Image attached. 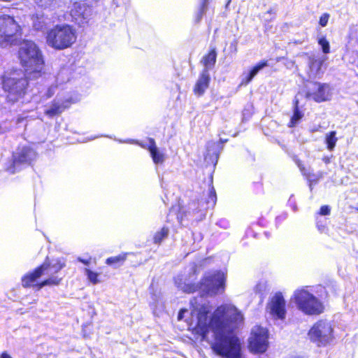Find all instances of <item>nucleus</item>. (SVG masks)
Segmentation results:
<instances>
[{"label":"nucleus","mask_w":358,"mask_h":358,"mask_svg":"<svg viewBox=\"0 0 358 358\" xmlns=\"http://www.w3.org/2000/svg\"><path fill=\"white\" fill-rule=\"evenodd\" d=\"M266 66V62H261L256 65L248 73H244L243 75L241 85L248 84L252 80V78L258 73V72Z\"/></svg>","instance_id":"obj_19"},{"label":"nucleus","mask_w":358,"mask_h":358,"mask_svg":"<svg viewBox=\"0 0 358 358\" xmlns=\"http://www.w3.org/2000/svg\"><path fill=\"white\" fill-rule=\"evenodd\" d=\"M208 0H202L201 6V13H203V10L207 6Z\"/></svg>","instance_id":"obj_32"},{"label":"nucleus","mask_w":358,"mask_h":358,"mask_svg":"<svg viewBox=\"0 0 358 358\" xmlns=\"http://www.w3.org/2000/svg\"><path fill=\"white\" fill-rule=\"evenodd\" d=\"M0 358H11V357L6 352H2L0 355Z\"/></svg>","instance_id":"obj_33"},{"label":"nucleus","mask_w":358,"mask_h":358,"mask_svg":"<svg viewBox=\"0 0 358 358\" xmlns=\"http://www.w3.org/2000/svg\"><path fill=\"white\" fill-rule=\"evenodd\" d=\"M217 53L215 50H211L206 56L203 59V63L205 69L203 71H208L211 69L216 62Z\"/></svg>","instance_id":"obj_21"},{"label":"nucleus","mask_w":358,"mask_h":358,"mask_svg":"<svg viewBox=\"0 0 358 358\" xmlns=\"http://www.w3.org/2000/svg\"><path fill=\"white\" fill-rule=\"evenodd\" d=\"M177 287L184 292L191 293L196 289L208 295H215L224 289L225 276L223 272L216 271L213 273H208L205 275L199 286L190 284L185 280L177 278L175 280Z\"/></svg>","instance_id":"obj_3"},{"label":"nucleus","mask_w":358,"mask_h":358,"mask_svg":"<svg viewBox=\"0 0 358 358\" xmlns=\"http://www.w3.org/2000/svg\"><path fill=\"white\" fill-rule=\"evenodd\" d=\"M53 94H54L53 87H51L48 90V96H51Z\"/></svg>","instance_id":"obj_34"},{"label":"nucleus","mask_w":358,"mask_h":358,"mask_svg":"<svg viewBox=\"0 0 358 358\" xmlns=\"http://www.w3.org/2000/svg\"><path fill=\"white\" fill-rule=\"evenodd\" d=\"M268 330L261 325H255L248 340V348L253 354L264 353L269 345Z\"/></svg>","instance_id":"obj_9"},{"label":"nucleus","mask_w":358,"mask_h":358,"mask_svg":"<svg viewBox=\"0 0 358 358\" xmlns=\"http://www.w3.org/2000/svg\"><path fill=\"white\" fill-rule=\"evenodd\" d=\"M308 336L317 346H326L334 338L332 324L326 320H319L308 331Z\"/></svg>","instance_id":"obj_8"},{"label":"nucleus","mask_w":358,"mask_h":358,"mask_svg":"<svg viewBox=\"0 0 358 358\" xmlns=\"http://www.w3.org/2000/svg\"><path fill=\"white\" fill-rule=\"evenodd\" d=\"M277 316V319L283 320L285 318V315H275Z\"/></svg>","instance_id":"obj_35"},{"label":"nucleus","mask_w":358,"mask_h":358,"mask_svg":"<svg viewBox=\"0 0 358 358\" xmlns=\"http://www.w3.org/2000/svg\"><path fill=\"white\" fill-rule=\"evenodd\" d=\"M64 264L60 261H57L55 264H49L45 262L39 268H36L33 273L27 274L22 279V286L24 287L34 285V283L41 277H48L46 280L41 283L36 284L38 289H41L44 286L57 285L61 281V278L55 276V274L59 271Z\"/></svg>","instance_id":"obj_4"},{"label":"nucleus","mask_w":358,"mask_h":358,"mask_svg":"<svg viewBox=\"0 0 358 358\" xmlns=\"http://www.w3.org/2000/svg\"><path fill=\"white\" fill-rule=\"evenodd\" d=\"M69 8L72 21L80 26L88 23L92 15V7L83 1L72 3Z\"/></svg>","instance_id":"obj_11"},{"label":"nucleus","mask_w":358,"mask_h":358,"mask_svg":"<svg viewBox=\"0 0 358 358\" xmlns=\"http://www.w3.org/2000/svg\"><path fill=\"white\" fill-rule=\"evenodd\" d=\"M330 213V208L328 206H323L320 208V213L322 215H329Z\"/></svg>","instance_id":"obj_31"},{"label":"nucleus","mask_w":358,"mask_h":358,"mask_svg":"<svg viewBox=\"0 0 358 358\" xmlns=\"http://www.w3.org/2000/svg\"><path fill=\"white\" fill-rule=\"evenodd\" d=\"M76 40V31L71 25L60 24L54 27L47 34L46 41L49 46L56 50L71 47Z\"/></svg>","instance_id":"obj_5"},{"label":"nucleus","mask_w":358,"mask_h":358,"mask_svg":"<svg viewBox=\"0 0 358 358\" xmlns=\"http://www.w3.org/2000/svg\"><path fill=\"white\" fill-rule=\"evenodd\" d=\"M300 94H297L295 97L294 100V115L290 121V127H294L297 122L302 118L303 114L299 111V96Z\"/></svg>","instance_id":"obj_22"},{"label":"nucleus","mask_w":358,"mask_h":358,"mask_svg":"<svg viewBox=\"0 0 358 358\" xmlns=\"http://www.w3.org/2000/svg\"><path fill=\"white\" fill-rule=\"evenodd\" d=\"M191 313H210L211 309L208 303L203 296L195 297L190 301Z\"/></svg>","instance_id":"obj_15"},{"label":"nucleus","mask_w":358,"mask_h":358,"mask_svg":"<svg viewBox=\"0 0 358 358\" xmlns=\"http://www.w3.org/2000/svg\"><path fill=\"white\" fill-rule=\"evenodd\" d=\"M243 315H196L195 326L189 324L188 329L196 339L209 342L213 353L221 358H241V344L238 337L233 334L236 328V317Z\"/></svg>","instance_id":"obj_1"},{"label":"nucleus","mask_w":358,"mask_h":358,"mask_svg":"<svg viewBox=\"0 0 358 358\" xmlns=\"http://www.w3.org/2000/svg\"><path fill=\"white\" fill-rule=\"evenodd\" d=\"M266 311L268 313H286V301L281 292H276L269 298Z\"/></svg>","instance_id":"obj_14"},{"label":"nucleus","mask_w":358,"mask_h":358,"mask_svg":"<svg viewBox=\"0 0 358 358\" xmlns=\"http://www.w3.org/2000/svg\"><path fill=\"white\" fill-rule=\"evenodd\" d=\"M20 32V27L13 17L0 16V45H6L15 40Z\"/></svg>","instance_id":"obj_10"},{"label":"nucleus","mask_w":358,"mask_h":358,"mask_svg":"<svg viewBox=\"0 0 358 358\" xmlns=\"http://www.w3.org/2000/svg\"><path fill=\"white\" fill-rule=\"evenodd\" d=\"M209 82L210 75L208 72H207V71H203L194 85V94L198 96L202 95L208 87Z\"/></svg>","instance_id":"obj_17"},{"label":"nucleus","mask_w":358,"mask_h":358,"mask_svg":"<svg viewBox=\"0 0 358 358\" xmlns=\"http://www.w3.org/2000/svg\"><path fill=\"white\" fill-rule=\"evenodd\" d=\"M291 299L303 313H322L324 310L323 304L305 288L295 290Z\"/></svg>","instance_id":"obj_7"},{"label":"nucleus","mask_w":358,"mask_h":358,"mask_svg":"<svg viewBox=\"0 0 358 358\" xmlns=\"http://www.w3.org/2000/svg\"><path fill=\"white\" fill-rule=\"evenodd\" d=\"M18 59L30 78H36L41 75L44 69L43 57L34 41L24 40L20 44Z\"/></svg>","instance_id":"obj_2"},{"label":"nucleus","mask_w":358,"mask_h":358,"mask_svg":"<svg viewBox=\"0 0 358 358\" xmlns=\"http://www.w3.org/2000/svg\"><path fill=\"white\" fill-rule=\"evenodd\" d=\"M329 19V15L328 13H324L320 18V24L322 27L327 26Z\"/></svg>","instance_id":"obj_30"},{"label":"nucleus","mask_w":358,"mask_h":358,"mask_svg":"<svg viewBox=\"0 0 358 358\" xmlns=\"http://www.w3.org/2000/svg\"><path fill=\"white\" fill-rule=\"evenodd\" d=\"M336 131H331L326 136V143L327 144V148L329 150H332L337 142V138L336 137Z\"/></svg>","instance_id":"obj_26"},{"label":"nucleus","mask_w":358,"mask_h":358,"mask_svg":"<svg viewBox=\"0 0 358 358\" xmlns=\"http://www.w3.org/2000/svg\"><path fill=\"white\" fill-rule=\"evenodd\" d=\"M27 85V79L21 71L10 73L3 79V88L7 93L8 100L10 102H15L22 97Z\"/></svg>","instance_id":"obj_6"},{"label":"nucleus","mask_w":358,"mask_h":358,"mask_svg":"<svg viewBox=\"0 0 358 358\" xmlns=\"http://www.w3.org/2000/svg\"><path fill=\"white\" fill-rule=\"evenodd\" d=\"M35 157L36 153L32 149L27 147L19 148L13 155L12 166L7 169L14 173L20 165L30 163Z\"/></svg>","instance_id":"obj_13"},{"label":"nucleus","mask_w":358,"mask_h":358,"mask_svg":"<svg viewBox=\"0 0 358 358\" xmlns=\"http://www.w3.org/2000/svg\"><path fill=\"white\" fill-rule=\"evenodd\" d=\"M214 313H241L237 308L231 303H226L219 306Z\"/></svg>","instance_id":"obj_23"},{"label":"nucleus","mask_w":358,"mask_h":358,"mask_svg":"<svg viewBox=\"0 0 358 358\" xmlns=\"http://www.w3.org/2000/svg\"><path fill=\"white\" fill-rule=\"evenodd\" d=\"M325 58L312 59L309 64L310 78L317 77L321 72V69Z\"/></svg>","instance_id":"obj_18"},{"label":"nucleus","mask_w":358,"mask_h":358,"mask_svg":"<svg viewBox=\"0 0 358 358\" xmlns=\"http://www.w3.org/2000/svg\"><path fill=\"white\" fill-rule=\"evenodd\" d=\"M331 94L329 85L313 83L308 87L306 96L307 99H313L316 102H322L329 100Z\"/></svg>","instance_id":"obj_12"},{"label":"nucleus","mask_w":358,"mask_h":358,"mask_svg":"<svg viewBox=\"0 0 358 358\" xmlns=\"http://www.w3.org/2000/svg\"><path fill=\"white\" fill-rule=\"evenodd\" d=\"M150 145L148 150L152 157L153 162L155 164H162L164 160V155L163 153L159 152L155 145V143L153 139H150Z\"/></svg>","instance_id":"obj_20"},{"label":"nucleus","mask_w":358,"mask_h":358,"mask_svg":"<svg viewBox=\"0 0 358 358\" xmlns=\"http://www.w3.org/2000/svg\"><path fill=\"white\" fill-rule=\"evenodd\" d=\"M169 233V230L167 227H162L159 231H157L153 237V241L155 244H159L162 241L165 239Z\"/></svg>","instance_id":"obj_24"},{"label":"nucleus","mask_w":358,"mask_h":358,"mask_svg":"<svg viewBox=\"0 0 358 358\" xmlns=\"http://www.w3.org/2000/svg\"><path fill=\"white\" fill-rule=\"evenodd\" d=\"M184 317V315H178V320H181Z\"/></svg>","instance_id":"obj_37"},{"label":"nucleus","mask_w":358,"mask_h":358,"mask_svg":"<svg viewBox=\"0 0 358 358\" xmlns=\"http://www.w3.org/2000/svg\"><path fill=\"white\" fill-rule=\"evenodd\" d=\"M213 194H215V192L214 190H213ZM213 196L215 197V194H213Z\"/></svg>","instance_id":"obj_40"},{"label":"nucleus","mask_w":358,"mask_h":358,"mask_svg":"<svg viewBox=\"0 0 358 358\" xmlns=\"http://www.w3.org/2000/svg\"><path fill=\"white\" fill-rule=\"evenodd\" d=\"M317 130H318V129H317V128H313V129L311 130V131H312V132H314V131H317Z\"/></svg>","instance_id":"obj_39"},{"label":"nucleus","mask_w":358,"mask_h":358,"mask_svg":"<svg viewBox=\"0 0 358 358\" xmlns=\"http://www.w3.org/2000/svg\"><path fill=\"white\" fill-rule=\"evenodd\" d=\"M40 7L48 8L55 4L57 0H34Z\"/></svg>","instance_id":"obj_29"},{"label":"nucleus","mask_w":358,"mask_h":358,"mask_svg":"<svg viewBox=\"0 0 358 358\" xmlns=\"http://www.w3.org/2000/svg\"><path fill=\"white\" fill-rule=\"evenodd\" d=\"M86 275H87L88 280L93 284H97L99 280L98 279L99 274L93 272L88 268L85 270Z\"/></svg>","instance_id":"obj_28"},{"label":"nucleus","mask_w":358,"mask_h":358,"mask_svg":"<svg viewBox=\"0 0 358 358\" xmlns=\"http://www.w3.org/2000/svg\"><path fill=\"white\" fill-rule=\"evenodd\" d=\"M70 103L71 101L69 99L66 101L56 99L53 101L50 108L45 111V113L49 117L59 115L62 113L65 108H68Z\"/></svg>","instance_id":"obj_16"},{"label":"nucleus","mask_w":358,"mask_h":358,"mask_svg":"<svg viewBox=\"0 0 358 358\" xmlns=\"http://www.w3.org/2000/svg\"><path fill=\"white\" fill-rule=\"evenodd\" d=\"M127 259V254H121L115 257H111L106 260L108 265L122 264Z\"/></svg>","instance_id":"obj_25"},{"label":"nucleus","mask_w":358,"mask_h":358,"mask_svg":"<svg viewBox=\"0 0 358 358\" xmlns=\"http://www.w3.org/2000/svg\"><path fill=\"white\" fill-rule=\"evenodd\" d=\"M318 43L322 47L324 53L327 54L330 52V46L329 41L325 37L322 36L318 40Z\"/></svg>","instance_id":"obj_27"},{"label":"nucleus","mask_w":358,"mask_h":358,"mask_svg":"<svg viewBox=\"0 0 358 358\" xmlns=\"http://www.w3.org/2000/svg\"><path fill=\"white\" fill-rule=\"evenodd\" d=\"M187 311V310H185V309H181L178 313L180 314H182V313H185V312Z\"/></svg>","instance_id":"obj_38"},{"label":"nucleus","mask_w":358,"mask_h":358,"mask_svg":"<svg viewBox=\"0 0 358 358\" xmlns=\"http://www.w3.org/2000/svg\"><path fill=\"white\" fill-rule=\"evenodd\" d=\"M357 210H358V208H357Z\"/></svg>","instance_id":"obj_41"},{"label":"nucleus","mask_w":358,"mask_h":358,"mask_svg":"<svg viewBox=\"0 0 358 358\" xmlns=\"http://www.w3.org/2000/svg\"><path fill=\"white\" fill-rule=\"evenodd\" d=\"M78 260H79L80 262H83V264H86V265H87V264H89V261L83 260V259H80V258H79V259H78Z\"/></svg>","instance_id":"obj_36"}]
</instances>
